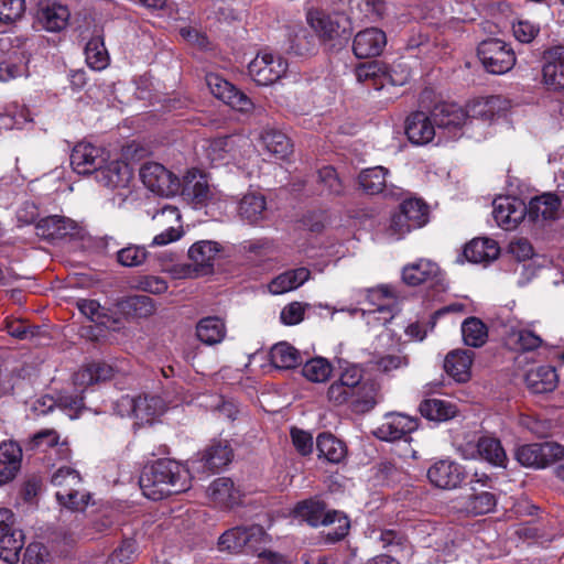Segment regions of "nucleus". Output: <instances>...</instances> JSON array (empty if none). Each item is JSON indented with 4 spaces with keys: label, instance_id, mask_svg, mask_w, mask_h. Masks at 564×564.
I'll return each mask as SVG.
<instances>
[{
    "label": "nucleus",
    "instance_id": "f257e3e1",
    "mask_svg": "<svg viewBox=\"0 0 564 564\" xmlns=\"http://www.w3.org/2000/svg\"><path fill=\"white\" fill-rule=\"evenodd\" d=\"M364 378L365 369L361 365L339 360L338 378L326 392L328 402L335 406L347 404L357 414L371 411L378 403V389Z\"/></svg>",
    "mask_w": 564,
    "mask_h": 564
},
{
    "label": "nucleus",
    "instance_id": "f03ea898",
    "mask_svg": "<svg viewBox=\"0 0 564 564\" xmlns=\"http://www.w3.org/2000/svg\"><path fill=\"white\" fill-rule=\"evenodd\" d=\"M139 484L147 498L161 500L186 491L191 487V475L184 465L173 459H159L144 468Z\"/></svg>",
    "mask_w": 564,
    "mask_h": 564
},
{
    "label": "nucleus",
    "instance_id": "7ed1b4c3",
    "mask_svg": "<svg viewBox=\"0 0 564 564\" xmlns=\"http://www.w3.org/2000/svg\"><path fill=\"white\" fill-rule=\"evenodd\" d=\"M295 513L312 527H324L325 541L335 543L344 539L350 529L346 514L337 510H326L323 501L310 499L297 503Z\"/></svg>",
    "mask_w": 564,
    "mask_h": 564
},
{
    "label": "nucleus",
    "instance_id": "20e7f679",
    "mask_svg": "<svg viewBox=\"0 0 564 564\" xmlns=\"http://www.w3.org/2000/svg\"><path fill=\"white\" fill-rule=\"evenodd\" d=\"M265 540L267 535L262 527L252 525L249 528H234L226 531L219 538L218 544L220 550L231 553H259V556L263 557L268 564H288L282 556L272 552L261 551V545L265 543Z\"/></svg>",
    "mask_w": 564,
    "mask_h": 564
},
{
    "label": "nucleus",
    "instance_id": "39448f33",
    "mask_svg": "<svg viewBox=\"0 0 564 564\" xmlns=\"http://www.w3.org/2000/svg\"><path fill=\"white\" fill-rule=\"evenodd\" d=\"M52 484L57 487L55 496L62 506L73 511H83L88 506L90 495L83 488L77 470L70 467L58 468L52 476Z\"/></svg>",
    "mask_w": 564,
    "mask_h": 564
},
{
    "label": "nucleus",
    "instance_id": "423d86ee",
    "mask_svg": "<svg viewBox=\"0 0 564 564\" xmlns=\"http://www.w3.org/2000/svg\"><path fill=\"white\" fill-rule=\"evenodd\" d=\"M514 458L523 467L544 469L564 459V446L557 442L525 444L516 448Z\"/></svg>",
    "mask_w": 564,
    "mask_h": 564
},
{
    "label": "nucleus",
    "instance_id": "0eeeda50",
    "mask_svg": "<svg viewBox=\"0 0 564 564\" xmlns=\"http://www.w3.org/2000/svg\"><path fill=\"white\" fill-rule=\"evenodd\" d=\"M477 54L484 67L491 74H505L516 64L513 50L499 39L482 41L477 48Z\"/></svg>",
    "mask_w": 564,
    "mask_h": 564
},
{
    "label": "nucleus",
    "instance_id": "6e6552de",
    "mask_svg": "<svg viewBox=\"0 0 564 564\" xmlns=\"http://www.w3.org/2000/svg\"><path fill=\"white\" fill-rule=\"evenodd\" d=\"M139 174L144 186L160 196L170 197L180 192V178L160 163H144Z\"/></svg>",
    "mask_w": 564,
    "mask_h": 564
},
{
    "label": "nucleus",
    "instance_id": "1a4fd4ad",
    "mask_svg": "<svg viewBox=\"0 0 564 564\" xmlns=\"http://www.w3.org/2000/svg\"><path fill=\"white\" fill-rule=\"evenodd\" d=\"M23 545V533L15 528L14 513L0 508V558L8 563L17 562Z\"/></svg>",
    "mask_w": 564,
    "mask_h": 564
},
{
    "label": "nucleus",
    "instance_id": "9d476101",
    "mask_svg": "<svg viewBox=\"0 0 564 564\" xmlns=\"http://www.w3.org/2000/svg\"><path fill=\"white\" fill-rule=\"evenodd\" d=\"M288 63L280 55L268 52L259 53L248 65L251 78L261 86H268L279 80L286 72Z\"/></svg>",
    "mask_w": 564,
    "mask_h": 564
},
{
    "label": "nucleus",
    "instance_id": "9b49d317",
    "mask_svg": "<svg viewBox=\"0 0 564 564\" xmlns=\"http://www.w3.org/2000/svg\"><path fill=\"white\" fill-rule=\"evenodd\" d=\"M541 83L550 91L564 90V46L555 45L542 54Z\"/></svg>",
    "mask_w": 564,
    "mask_h": 564
},
{
    "label": "nucleus",
    "instance_id": "f8f14e48",
    "mask_svg": "<svg viewBox=\"0 0 564 564\" xmlns=\"http://www.w3.org/2000/svg\"><path fill=\"white\" fill-rule=\"evenodd\" d=\"M108 153L105 149L87 142L77 143L70 154V164L77 174H96L101 164L106 163Z\"/></svg>",
    "mask_w": 564,
    "mask_h": 564
},
{
    "label": "nucleus",
    "instance_id": "ddd939ff",
    "mask_svg": "<svg viewBox=\"0 0 564 564\" xmlns=\"http://www.w3.org/2000/svg\"><path fill=\"white\" fill-rule=\"evenodd\" d=\"M417 419L399 412L387 413L382 422L373 431V435L386 442H394L405 437L417 429Z\"/></svg>",
    "mask_w": 564,
    "mask_h": 564
},
{
    "label": "nucleus",
    "instance_id": "4468645a",
    "mask_svg": "<svg viewBox=\"0 0 564 564\" xmlns=\"http://www.w3.org/2000/svg\"><path fill=\"white\" fill-rule=\"evenodd\" d=\"M250 148V142L243 137L227 135L209 141L205 149L206 156L212 164L228 163L242 155V149Z\"/></svg>",
    "mask_w": 564,
    "mask_h": 564
},
{
    "label": "nucleus",
    "instance_id": "2eb2a0df",
    "mask_svg": "<svg viewBox=\"0 0 564 564\" xmlns=\"http://www.w3.org/2000/svg\"><path fill=\"white\" fill-rule=\"evenodd\" d=\"M151 217L159 227H166L161 234L154 236L151 246H165L181 238V213L176 206L163 205L152 213Z\"/></svg>",
    "mask_w": 564,
    "mask_h": 564
},
{
    "label": "nucleus",
    "instance_id": "dca6fc26",
    "mask_svg": "<svg viewBox=\"0 0 564 564\" xmlns=\"http://www.w3.org/2000/svg\"><path fill=\"white\" fill-rule=\"evenodd\" d=\"M206 83L210 93L234 109L247 112L252 108V101L231 83L217 74H208Z\"/></svg>",
    "mask_w": 564,
    "mask_h": 564
},
{
    "label": "nucleus",
    "instance_id": "f3484780",
    "mask_svg": "<svg viewBox=\"0 0 564 564\" xmlns=\"http://www.w3.org/2000/svg\"><path fill=\"white\" fill-rule=\"evenodd\" d=\"M132 178V170L130 165L122 160H112L101 164L95 174L97 183L112 191L128 189Z\"/></svg>",
    "mask_w": 564,
    "mask_h": 564
},
{
    "label": "nucleus",
    "instance_id": "a211bd4d",
    "mask_svg": "<svg viewBox=\"0 0 564 564\" xmlns=\"http://www.w3.org/2000/svg\"><path fill=\"white\" fill-rule=\"evenodd\" d=\"M427 478L432 485L441 489H455L466 478L465 468L456 462L441 459L427 470Z\"/></svg>",
    "mask_w": 564,
    "mask_h": 564
},
{
    "label": "nucleus",
    "instance_id": "6ab92c4d",
    "mask_svg": "<svg viewBox=\"0 0 564 564\" xmlns=\"http://www.w3.org/2000/svg\"><path fill=\"white\" fill-rule=\"evenodd\" d=\"M527 213V205L513 197H500L494 200L492 216L497 225L506 230L513 229L520 224Z\"/></svg>",
    "mask_w": 564,
    "mask_h": 564
},
{
    "label": "nucleus",
    "instance_id": "aec40b11",
    "mask_svg": "<svg viewBox=\"0 0 564 564\" xmlns=\"http://www.w3.org/2000/svg\"><path fill=\"white\" fill-rule=\"evenodd\" d=\"M509 106V101L501 96H489L474 100L466 108L467 123L471 124L475 119L490 122L503 115Z\"/></svg>",
    "mask_w": 564,
    "mask_h": 564
},
{
    "label": "nucleus",
    "instance_id": "412c9836",
    "mask_svg": "<svg viewBox=\"0 0 564 564\" xmlns=\"http://www.w3.org/2000/svg\"><path fill=\"white\" fill-rule=\"evenodd\" d=\"M402 280L410 286L421 284L433 286L441 282L442 272L437 263L427 259H420L403 268Z\"/></svg>",
    "mask_w": 564,
    "mask_h": 564
},
{
    "label": "nucleus",
    "instance_id": "4be33fe9",
    "mask_svg": "<svg viewBox=\"0 0 564 564\" xmlns=\"http://www.w3.org/2000/svg\"><path fill=\"white\" fill-rule=\"evenodd\" d=\"M178 193L195 206L204 205L212 197V191L206 175L195 169L188 171L183 176Z\"/></svg>",
    "mask_w": 564,
    "mask_h": 564
},
{
    "label": "nucleus",
    "instance_id": "5701e85b",
    "mask_svg": "<svg viewBox=\"0 0 564 564\" xmlns=\"http://www.w3.org/2000/svg\"><path fill=\"white\" fill-rule=\"evenodd\" d=\"M209 501L217 508L229 509L241 501V491L228 477L215 479L207 488Z\"/></svg>",
    "mask_w": 564,
    "mask_h": 564
},
{
    "label": "nucleus",
    "instance_id": "b1692460",
    "mask_svg": "<svg viewBox=\"0 0 564 564\" xmlns=\"http://www.w3.org/2000/svg\"><path fill=\"white\" fill-rule=\"evenodd\" d=\"M387 44L383 31L369 28L358 32L354 39L352 50L358 58L378 56Z\"/></svg>",
    "mask_w": 564,
    "mask_h": 564
},
{
    "label": "nucleus",
    "instance_id": "393cba45",
    "mask_svg": "<svg viewBox=\"0 0 564 564\" xmlns=\"http://www.w3.org/2000/svg\"><path fill=\"white\" fill-rule=\"evenodd\" d=\"M435 127L432 117L430 118L423 111H416L406 119L405 134L411 143L424 145L434 139L436 134Z\"/></svg>",
    "mask_w": 564,
    "mask_h": 564
},
{
    "label": "nucleus",
    "instance_id": "a878e982",
    "mask_svg": "<svg viewBox=\"0 0 564 564\" xmlns=\"http://www.w3.org/2000/svg\"><path fill=\"white\" fill-rule=\"evenodd\" d=\"M220 251L221 247L216 241L202 240L195 242L188 250V257L196 274H207L212 272Z\"/></svg>",
    "mask_w": 564,
    "mask_h": 564
},
{
    "label": "nucleus",
    "instance_id": "bb28decb",
    "mask_svg": "<svg viewBox=\"0 0 564 564\" xmlns=\"http://www.w3.org/2000/svg\"><path fill=\"white\" fill-rule=\"evenodd\" d=\"M22 449L15 442L0 444V486L13 480L21 468Z\"/></svg>",
    "mask_w": 564,
    "mask_h": 564
},
{
    "label": "nucleus",
    "instance_id": "cd10ccee",
    "mask_svg": "<svg viewBox=\"0 0 564 564\" xmlns=\"http://www.w3.org/2000/svg\"><path fill=\"white\" fill-rule=\"evenodd\" d=\"M561 200L554 194H543L532 198L527 206L525 216L534 223L554 220L558 216Z\"/></svg>",
    "mask_w": 564,
    "mask_h": 564
},
{
    "label": "nucleus",
    "instance_id": "c85d7f7f",
    "mask_svg": "<svg viewBox=\"0 0 564 564\" xmlns=\"http://www.w3.org/2000/svg\"><path fill=\"white\" fill-rule=\"evenodd\" d=\"M432 119L438 129L451 130L468 124L466 110L453 102H442L432 110Z\"/></svg>",
    "mask_w": 564,
    "mask_h": 564
},
{
    "label": "nucleus",
    "instance_id": "c756f323",
    "mask_svg": "<svg viewBox=\"0 0 564 564\" xmlns=\"http://www.w3.org/2000/svg\"><path fill=\"white\" fill-rule=\"evenodd\" d=\"M473 359L470 350H453L445 357L444 369L457 382H466L471 376Z\"/></svg>",
    "mask_w": 564,
    "mask_h": 564
},
{
    "label": "nucleus",
    "instance_id": "7c9ffc66",
    "mask_svg": "<svg viewBox=\"0 0 564 564\" xmlns=\"http://www.w3.org/2000/svg\"><path fill=\"white\" fill-rule=\"evenodd\" d=\"M234 457V452L228 441H214L202 453L203 468L209 471L227 466Z\"/></svg>",
    "mask_w": 564,
    "mask_h": 564
},
{
    "label": "nucleus",
    "instance_id": "2f4dec72",
    "mask_svg": "<svg viewBox=\"0 0 564 564\" xmlns=\"http://www.w3.org/2000/svg\"><path fill=\"white\" fill-rule=\"evenodd\" d=\"M473 492L462 497L457 501V508L471 516H481L491 512L496 507V497L489 491H477L471 488Z\"/></svg>",
    "mask_w": 564,
    "mask_h": 564
},
{
    "label": "nucleus",
    "instance_id": "473e14b6",
    "mask_svg": "<svg viewBox=\"0 0 564 564\" xmlns=\"http://www.w3.org/2000/svg\"><path fill=\"white\" fill-rule=\"evenodd\" d=\"M499 253L497 241L487 237L473 239L464 249V256L473 263H489L496 260Z\"/></svg>",
    "mask_w": 564,
    "mask_h": 564
},
{
    "label": "nucleus",
    "instance_id": "72a5a7b5",
    "mask_svg": "<svg viewBox=\"0 0 564 564\" xmlns=\"http://www.w3.org/2000/svg\"><path fill=\"white\" fill-rule=\"evenodd\" d=\"M310 278L311 271L305 267L288 270L272 279L268 284V289L274 295L284 294L300 288Z\"/></svg>",
    "mask_w": 564,
    "mask_h": 564
},
{
    "label": "nucleus",
    "instance_id": "f704fd0d",
    "mask_svg": "<svg viewBox=\"0 0 564 564\" xmlns=\"http://www.w3.org/2000/svg\"><path fill=\"white\" fill-rule=\"evenodd\" d=\"M69 11L58 3H42L37 11V21L48 32H59L67 25Z\"/></svg>",
    "mask_w": 564,
    "mask_h": 564
},
{
    "label": "nucleus",
    "instance_id": "c9c22d12",
    "mask_svg": "<svg viewBox=\"0 0 564 564\" xmlns=\"http://www.w3.org/2000/svg\"><path fill=\"white\" fill-rule=\"evenodd\" d=\"M558 382L556 370L552 366H540L525 375V383L533 393L552 392Z\"/></svg>",
    "mask_w": 564,
    "mask_h": 564
},
{
    "label": "nucleus",
    "instance_id": "e433bc0d",
    "mask_svg": "<svg viewBox=\"0 0 564 564\" xmlns=\"http://www.w3.org/2000/svg\"><path fill=\"white\" fill-rule=\"evenodd\" d=\"M365 302L369 304V308L366 311L361 308L367 323L371 319H378V314H390L389 301L393 299V294L387 286L378 289H370L362 292Z\"/></svg>",
    "mask_w": 564,
    "mask_h": 564
},
{
    "label": "nucleus",
    "instance_id": "4c0bfd02",
    "mask_svg": "<svg viewBox=\"0 0 564 564\" xmlns=\"http://www.w3.org/2000/svg\"><path fill=\"white\" fill-rule=\"evenodd\" d=\"M75 223L63 216H48L36 225L37 235L46 239H59L75 229Z\"/></svg>",
    "mask_w": 564,
    "mask_h": 564
},
{
    "label": "nucleus",
    "instance_id": "58836bf2",
    "mask_svg": "<svg viewBox=\"0 0 564 564\" xmlns=\"http://www.w3.org/2000/svg\"><path fill=\"white\" fill-rule=\"evenodd\" d=\"M196 336L209 346L221 343L226 336L224 321L217 316L202 318L196 325Z\"/></svg>",
    "mask_w": 564,
    "mask_h": 564
},
{
    "label": "nucleus",
    "instance_id": "ea45409f",
    "mask_svg": "<svg viewBox=\"0 0 564 564\" xmlns=\"http://www.w3.org/2000/svg\"><path fill=\"white\" fill-rule=\"evenodd\" d=\"M120 312L131 318H147L154 314L155 303L147 295H132L118 303Z\"/></svg>",
    "mask_w": 564,
    "mask_h": 564
},
{
    "label": "nucleus",
    "instance_id": "a19ab883",
    "mask_svg": "<svg viewBox=\"0 0 564 564\" xmlns=\"http://www.w3.org/2000/svg\"><path fill=\"white\" fill-rule=\"evenodd\" d=\"M267 210L265 197L261 193H247L239 203L238 213L240 217L250 224L263 219Z\"/></svg>",
    "mask_w": 564,
    "mask_h": 564
},
{
    "label": "nucleus",
    "instance_id": "79ce46f5",
    "mask_svg": "<svg viewBox=\"0 0 564 564\" xmlns=\"http://www.w3.org/2000/svg\"><path fill=\"white\" fill-rule=\"evenodd\" d=\"M479 457L497 467H506L507 454L498 438L481 436L476 444Z\"/></svg>",
    "mask_w": 564,
    "mask_h": 564
},
{
    "label": "nucleus",
    "instance_id": "37998d69",
    "mask_svg": "<svg viewBox=\"0 0 564 564\" xmlns=\"http://www.w3.org/2000/svg\"><path fill=\"white\" fill-rule=\"evenodd\" d=\"M507 341L512 349L518 351H532L543 345V339L538 334L520 327H511L508 330Z\"/></svg>",
    "mask_w": 564,
    "mask_h": 564
},
{
    "label": "nucleus",
    "instance_id": "c03bdc74",
    "mask_svg": "<svg viewBox=\"0 0 564 564\" xmlns=\"http://www.w3.org/2000/svg\"><path fill=\"white\" fill-rule=\"evenodd\" d=\"M270 360L279 369H292L303 361L301 352L285 341L278 343L271 348Z\"/></svg>",
    "mask_w": 564,
    "mask_h": 564
},
{
    "label": "nucleus",
    "instance_id": "a18cd8bd",
    "mask_svg": "<svg viewBox=\"0 0 564 564\" xmlns=\"http://www.w3.org/2000/svg\"><path fill=\"white\" fill-rule=\"evenodd\" d=\"M462 336L465 345L479 348L487 343L488 327L478 317H468L462 323Z\"/></svg>",
    "mask_w": 564,
    "mask_h": 564
},
{
    "label": "nucleus",
    "instance_id": "49530a36",
    "mask_svg": "<svg viewBox=\"0 0 564 564\" xmlns=\"http://www.w3.org/2000/svg\"><path fill=\"white\" fill-rule=\"evenodd\" d=\"M307 22L317 35L324 40H334L341 35L338 21L321 11H310Z\"/></svg>",
    "mask_w": 564,
    "mask_h": 564
},
{
    "label": "nucleus",
    "instance_id": "de8ad7c7",
    "mask_svg": "<svg viewBox=\"0 0 564 564\" xmlns=\"http://www.w3.org/2000/svg\"><path fill=\"white\" fill-rule=\"evenodd\" d=\"M318 457H324L327 462L338 464L346 456L345 444L332 434H321L316 441Z\"/></svg>",
    "mask_w": 564,
    "mask_h": 564
},
{
    "label": "nucleus",
    "instance_id": "09e8293b",
    "mask_svg": "<svg viewBox=\"0 0 564 564\" xmlns=\"http://www.w3.org/2000/svg\"><path fill=\"white\" fill-rule=\"evenodd\" d=\"M165 409V403L160 397L140 395L135 400L134 417L142 423H151L155 416L163 414Z\"/></svg>",
    "mask_w": 564,
    "mask_h": 564
},
{
    "label": "nucleus",
    "instance_id": "8fccbe9b",
    "mask_svg": "<svg viewBox=\"0 0 564 564\" xmlns=\"http://www.w3.org/2000/svg\"><path fill=\"white\" fill-rule=\"evenodd\" d=\"M261 141L267 151L278 159H285L292 151L290 139L274 129H265L261 133Z\"/></svg>",
    "mask_w": 564,
    "mask_h": 564
},
{
    "label": "nucleus",
    "instance_id": "3c124183",
    "mask_svg": "<svg viewBox=\"0 0 564 564\" xmlns=\"http://www.w3.org/2000/svg\"><path fill=\"white\" fill-rule=\"evenodd\" d=\"M419 411L430 421H446L455 416V406L440 399H425L420 403Z\"/></svg>",
    "mask_w": 564,
    "mask_h": 564
},
{
    "label": "nucleus",
    "instance_id": "603ef678",
    "mask_svg": "<svg viewBox=\"0 0 564 564\" xmlns=\"http://www.w3.org/2000/svg\"><path fill=\"white\" fill-rule=\"evenodd\" d=\"M85 56L87 65L94 70H102L109 65V54L100 35L93 36L87 42Z\"/></svg>",
    "mask_w": 564,
    "mask_h": 564
},
{
    "label": "nucleus",
    "instance_id": "864d4df0",
    "mask_svg": "<svg viewBox=\"0 0 564 564\" xmlns=\"http://www.w3.org/2000/svg\"><path fill=\"white\" fill-rule=\"evenodd\" d=\"M388 170L382 166L366 169L360 172L358 183L362 191L369 195H375L386 186Z\"/></svg>",
    "mask_w": 564,
    "mask_h": 564
},
{
    "label": "nucleus",
    "instance_id": "5fc2aeb1",
    "mask_svg": "<svg viewBox=\"0 0 564 564\" xmlns=\"http://www.w3.org/2000/svg\"><path fill=\"white\" fill-rule=\"evenodd\" d=\"M405 219H409L410 226L414 229L423 227L429 219V207L419 198H408L403 200L399 209Z\"/></svg>",
    "mask_w": 564,
    "mask_h": 564
},
{
    "label": "nucleus",
    "instance_id": "6e6d98bb",
    "mask_svg": "<svg viewBox=\"0 0 564 564\" xmlns=\"http://www.w3.org/2000/svg\"><path fill=\"white\" fill-rule=\"evenodd\" d=\"M333 371L330 364L322 357L313 358L303 366V376L312 382H325Z\"/></svg>",
    "mask_w": 564,
    "mask_h": 564
},
{
    "label": "nucleus",
    "instance_id": "4d7b16f0",
    "mask_svg": "<svg viewBox=\"0 0 564 564\" xmlns=\"http://www.w3.org/2000/svg\"><path fill=\"white\" fill-rule=\"evenodd\" d=\"M59 434L53 429H45L35 433L30 442L31 449L46 451L50 447L58 446L59 451L66 446V442H59Z\"/></svg>",
    "mask_w": 564,
    "mask_h": 564
},
{
    "label": "nucleus",
    "instance_id": "13d9d810",
    "mask_svg": "<svg viewBox=\"0 0 564 564\" xmlns=\"http://www.w3.org/2000/svg\"><path fill=\"white\" fill-rule=\"evenodd\" d=\"M148 251L144 247L130 245L120 249L117 252V261L122 267L133 268L139 267L145 262Z\"/></svg>",
    "mask_w": 564,
    "mask_h": 564
},
{
    "label": "nucleus",
    "instance_id": "bf43d9fd",
    "mask_svg": "<svg viewBox=\"0 0 564 564\" xmlns=\"http://www.w3.org/2000/svg\"><path fill=\"white\" fill-rule=\"evenodd\" d=\"M77 308L91 322L105 324L108 313L96 300L80 299L76 302Z\"/></svg>",
    "mask_w": 564,
    "mask_h": 564
},
{
    "label": "nucleus",
    "instance_id": "052dcab7",
    "mask_svg": "<svg viewBox=\"0 0 564 564\" xmlns=\"http://www.w3.org/2000/svg\"><path fill=\"white\" fill-rule=\"evenodd\" d=\"M24 11V0H0V23H14L22 18Z\"/></svg>",
    "mask_w": 564,
    "mask_h": 564
},
{
    "label": "nucleus",
    "instance_id": "680f3d73",
    "mask_svg": "<svg viewBox=\"0 0 564 564\" xmlns=\"http://www.w3.org/2000/svg\"><path fill=\"white\" fill-rule=\"evenodd\" d=\"M355 75L359 83L373 82L376 86L377 80L386 74L382 65L377 61H372L359 64L355 68Z\"/></svg>",
    "mask_w": 564,
    "mask_h": 564
},
{
    "label": "nucleus",
    "instance_id": "e2e57ef3",
    "mask_svg": "<svg viewBox=\"0 0 564 564\" xmlns=\"http://www.w3.org/2000/svg\"><path fill=\"white\" fill-rule=\"evenodd\" d=\"M167 288V282L163 278L155 275L139 276L134 284V289L155 295L166 292Z\"/></svg>",
    "mask_w": 564,
    "mask_h": 564
},
{
    "label": "nucleus",
    "instance_id": "0e129e2a",
    "mask_svg": "<svg viewBox=\"0 0 564 564\" xmlns=\"http://www.w3.org/2000/svg\"><path fill=\"white\" fill-rule=\"evenodd\" d=\"M135 552V541L124 540L109 556L107 564H129L134 558Z\"/></svg>",
    "mask_w": 564,
    "mask_h": 564
},
{
    "label": "nucleus",
    "instance_id": "69168bd1",
    "mask_svg": "<svg viewBox=\"0 0 564 564\" xmlns=\"http://www.w3.org/2000/svg\"><path fill=\"white\" fill-rule=\"evenodd\" d=\"M514 37L521 43H531L540 32L539 25L529 20L520 19L512 24Z\"/></svg>",
    "mask_w": 564,
    "mask_h": 564
},
{
    "label": "nucleus",
    "instance_id": "338daca9",
    "mask_svg": "<svg viewBox=\"0 0 564 564\" xmlns=\"http://www.w3.org/2000/svg\"><path fill=\"white\" fill-rule=\"evenodd\" d=\"M375 366L379 371L390 373L393 370L406 368L409 358L405 355H384L375 361Z\"/></svg>",
    "mask_w": 564,
    "mask_h": 564
},
{
    "label": "nucleus",
    "instance_id": "774afa93",
    "mask_svg": "<svg viewBox=\"0 0 564 564\" xmlns=\"http://www.w3.org/2000/svg\"><path fill=\"white\" fill-rule=\"evenodd\" d=\"M518 423L524 431L529 432L533 436L544 437L549 434V423L532 415L521 414L519 416Z\"/></svg>",
    "mask_w": 564,
    "mask_h": 564
}]
</instances>
